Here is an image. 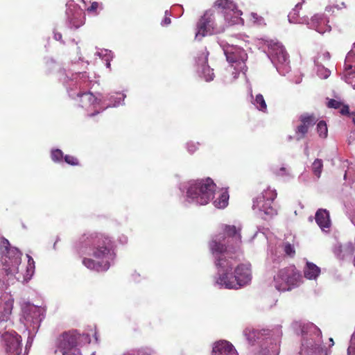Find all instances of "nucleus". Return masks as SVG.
Returning a JSON list of instances; mask_svg holds the SVG:
<instances>
[{"label":"nucleus","instance_id":"obj_1","mask_svg":"<svg viewBox=\"0 0 355 355\" xmlns=\"http://www.w3.org/2000/svg\"><path fill=\"white\" fill-rule=\"evenodd\" d=\"M240 229L234 225H224L223 234L216 235L209 243L211 252L214 257L218 277L215 284L220 288L239 289L248 284L252 279L249 263H241L234 268L236 261L230 256L231 243L238 247L241 243Z\"/></svg>","mask_w":355,"mask_h":355},{"label":"nucleus","instance_id":"obj_2","mask_svg":"<svg viewBox=\"0 0 355 355\" xmlns=\"http://www.w3.org/2000/svg\"><path fill=\"white\" fill-rule=\"evenodd\" d=\"M77 250L82 254L92 255L98 261L85 258L83 265L89 270L97 272L106 271L115 258L110 239L97 234H83L76 245Z\"/></svg>","mask_w":355,"mask_h":355},{"label":"nucleus","instance_id":"obj_3","mask_svg":"<svg viewBox=\"0 0 355 355\" xmlns=\"http://www.w3.org/2000/svg\"><path fill=\"white\" fill-rule=\"evenodd\" d=\"M216 184L211 178L191 180L188 183L187 200L205 205L213 199Z\"/></svg>","mask_w":355,"mask_h":355},{"label":"nucleus","instance_id":"obj_4","mask_svg":"<svg viewBox=\"0 0 355 355\" xmlns=\"http://www.w3.org/2000/svg\"><path fill=\"white\" fill-rule=\"evenodd\" d=\"M302 277L294 266L284 268L274 276L273 283L279 291H290L298 286L302 282Z\"/></svg>","mask_w":355,"mask_h":355},{"label":"nucleus","instance_id":"obj_5","mask_svg":"<svg viewBox=\"0 0 355 355\" xmlns=\"http://www.w3.org/2000/svg\"><path fill=\"white\" fill-rule=\"evenodd\" d=\"M298 3L291 12H289L288 17L291 23H306L310 28L315 30L319 33L323 34L325 32L331 31V26L328 24L329 20L324 14H316L311 17L310 21L308 18L299 19V11L302 8V3Z\"/></svg>","mask_w":355,"mask_h":355},{"label":"nucleus","instance_id":"obj_6","mask_svg":"<svg viewBox=\"0 0 355 355\" xmlns=\"http://www.w3.org/2000/svg\"><path fill=\"white\" fill-rule=\"evenodd\" d=\"M302 350L317 353L320 352L322 333L313 323L304 324L302 327Z\"/></svg>","mask_w":355,"mask_h":355},{"label":"nucleus","instance_id":"obj_7","mask_svg":"<svg viewBox=\"0 0 355 355\" xmlns=\"http://www.w3.org/2000/svg\"><path fill=\"white\" fill-rule=\"evenodd\" d=\"M80 339H85L89 343L90 339L88 334H78L76 331H65L60 335L55 341V354L63 355L64 353L70 352L77 349L76 347Z\"/></svg>","mask_w":355,"mask_h":355},{"label":"nucleus","instance_id":"obj_8","mask_svg":"<svg viewBox=\"0 0 355 355\" xmlns=\"http://www.w3.org/2000/svg\"><path fill=\"white\" fill-rule=\"evenodd\" d=\"M268 57L280 74L285 75L289 71L288 56L280 43L274 42L270 45Z\"/></svg>","mask_w":355,"mask_h":355},{"label":"nucleus","instance_id":"obj_9","mask_svg":"<svg viewBox=\"0 0 355 355\" xmlns=\"http://www.w3.org/2000/svg\"><path fill=\"white\" fill-rule=\"evenodd\" d=\"M77 96L80 99V107L84 108L88 112L94 110L93 112L88 113V115L90 116H93L100 112L104 110L105 108L108 107H116L120 105V101H116L113 96H111L109 100L110 101V103L107 104L106 107H101L99 104V101L97 97H95L90 92H84L81 93L79 92L77 93Z\"/></svg>","mask_w":355,"mask_h":355},{"label":"nucleus","instance_id":"obj_10","mask_svg":"<svg viewBox=\"0 0 355 355\" xmlns=\"http://www.w3.org/2000/svg\"><path fill=\"white\" fill-rule=\"evenodd\" d=\"M227 60L231 64L232 67L237 71H245V61L248 59V55L245 50L234 45L220 44Z\"/></svg>","mask_w":355,"mask_h":355},{"label":"nucleus","instance_id":"obj_11","mask_svg":"<svg viewBox=\"0 0 355 355\" xmlns=\"http://www.w3.org/2000/svg\"><path fill=\"white\" fill-rule=\"evenodd\" d=\"M277 197V192L274 189L268 188L264 190L261 196L257 197L254 201L252 208L266 215L272 216L277 214V210L272 206L273 200Z\"/></svg>","mask_w":355,"mask_h":355},{"label":"nucleus","instance_id":"obj_12","mask_svg":"<svg viewBox=\"0 0 355 355\" xmlns=\"http://www.w3.org/2000/svg\"><path fill=\"white\" fill-rule=\"evenodd\" d=\"M215 7L221 10L225 21L230 25L243 24V19L241 17L242 12L237 9L236 4L230 0H218L215 3Z\"/></svg>","mask_w":355,"mask_h":355},{"label":"nucleus","instance_id":"obj_13","mask_svg":"<svg viewBox=\"0 0 355 355\" xmlns=\"http://www.w3.org/2000/svg\"><path fill=\"white\" fill-rule=\"evenodd\" d=\"M21 252L15 247L10 248L4 253L2 262L3 269L8 275H17L19 272V266L21 263Z\"/></svg>","mask_w":355,"mask_h":355},{"label":"nucleus","instance_id":"obj_14","mask_svg":"<svg viewBox=\"0 0 355 355\" xmlns=\"http://www.w3.org/2000/svg\"><path fill=\"white\" fill-rule=\"evenodd\" d=\"M217 33L218 31L214 26L213 15L210 11H207L198 23L196 38L200 40L208 34Z\"/></svg>","mask_w":355,"mask_h":355},{"label":"nucleus","instance_id":"obj_15","mask_svg":"<svg viewBox=\"0 0 355 355\" xmlns=\"http://www.w3.org/2000/svg\"><path fill=\"white\" fill-rule=\"evenodd\" d=\"M8 354H20L21 352V336L15 331L6 332L1 336Z\"/></svg>","mask_w":355,"mask_h":355},{"label":"nucleus","instance_id":"obj_16","mask_svg":"<svg viewBox=\"0 0 355 355\" xmlns=\"http://www.w3.org/2000/svg\"><path fill=\"white\" fill-rule=\"evenodd\" d=\"M89 84L90 81L86 72L72 74L67 86L69 96L74 97V94L71 92L73 87L76 89H81L82 88L89 87Z\"/></svg>","mask_w":355,"mask_h":355},{"label":"nucleus","instance_id":"obj_17","mask_svg":"<svg viewBox=\"0 0 355 355\" xmlns=\"http://www.w3.org/2000/svg\"><path fill=\"white\" fill-rule=\"evenodd\" d=\"M66 15L71 28H78L84 24L82 11L77 6H69L66 10Z\"/></svg>","mask_w":355,"mask_h":355},{"label":"nucleus","instance_id":"obj_18","mask_svg":"<svg viewBox=\"0 0 355 355\" xmlns=\"http://www.w3.org/2000/svg\"><path fill=\"white\" fill-rule=\"evenodd\" d=\"M208 55V51L205 49L202 52L201 55L198 58L197 63L201 68L199 71L200 76H202L206 81H211L214 79V74L213 73V69H210V67L207 64Z\"/></svg>","mask_w":355,"mask_h":355},{"label":"nucleus","instance_id":"obj_19","mask_svg":"<svg viewBox=\"0 0 355 355\" xmlns=\"http://www.w3.org/2000/svg\"><path fill=\"white\" fill-rule=\"evenodd\" d=\"M212 355H238V353L230 342L220 340L214 343Z\"/></svg>","mask_w":355,"mask_h":355},{"label":"nucleus","instance_id":"obj_20","mask_svg":"<svg viewBox=\"0 0 355 355\" xmlns=\"http://www.w3.org/2000/svg\"><path fill=\"white\" fill-rule=\"evenodd\" d=\"M315 221L318 226L323 230L330 227L331 221L329 214L326 209H319L315 214Z\"/></svg>","mask_w":355,"mask_h":355},{"label":"nucleus","instance_id":"obj_21","mask_svg":"<svg viewBox=\"0 0 355 355\" xmlns=\"http://www.w3.org/2000/svg\"><path fill=\"white\" fill-rule=\"evenodd\" d=\"M320 274V268L313 263L307 261L304 268V277L308 279H315Z\"/></svg>","mask_w":355,"mask_h":355},{"label":"nucleus","instance_id":"obj_22","mask_svg":"<svg viewBox=\"0 0 355 355\" xmlns=\"http://www.w3.org/2000/svg\"><path fill=\"white\" fill-rule=\"evenodd\" d=\"M343 78L355 89V71L352 70V65L345 64V71H344Z\"/></svg>","mask_w":355,"mask_h":355},{"label":"nucleus","instance_id":"obj_23","mask_svg":"<svg viewBox=\"0 0 355 355\" xmlns=\"http://www.w3.org/2000/svg\"><path fill=\"white\" fill-rule=\"evenodd\" d=\"M28 263L26 268V272L24 275V280L28 282L31 279L35 272V261L28 254L26 255Z\"/></svg>","mask_w":355,"mask_h":355},{"label":"nucleus","instance_id":"obj_24","mask_svg":"<svg viewBox=\"0 0 355 355\" xmlns=\"http://www.w3.org/2000/svg\"><path fill=\"white\" fill-rule=\"evenodd\" d=\"M300 121L302 125H304L309 129L316 123L317 119L313 114L305 113L300 115Z\"/></svg>","mask_w":355,"mask_h":355},{"label":"nucleus","instance_id":"obj_25","mask_svg":"<svg viewBox=\"0 0 355 355\" xmlns=\"http://www.w3.org/2000/svg\"><path fill=\"white\" fill-rule=\"evenodd\" d=\"M252 104L258 109L259 111L263 112H266L267 111V105L265 101L263 96L259 94L255 96V98L252 101Z\"/></svg>","mask_w":355,"mask_h":355},{"label":"nucleus","instance_id":"obj_26","mask_svg":"<svg viewBox=\"0 0 355 355\" xmlns=\"http://www.w3.org/2000/svg\"><path fill=\"white\" fill-rule=\"evenodd\" d=\"M229 194L227 191H223L218 199L214 201V205L217 208H225L228 204Z\"/></svg>","mask_w":355,"mask_h":355},{"label":"nucleus","instance_id":"obj_27","mask_svg":"<svg viewBox=\"0 0 355 355\" xmlns=\"http://www.w3.org/2000/svg\"><path fill=\"white\" fill-rule=\"evenodd\" d=\"M243 334L250 343H252L259 338L260 333L254 329L248 327L243 331Z\"/></svg>","mask_w":355,"mask_h":355},{"label":"nucleus","instance_id":"obj_28","mask_svg":"<svg viewBox=\"0 0 355 355\" xmlns=\"http://www.w3.org/2000/svg\"><path fill=\"white\" fill-rule=\"evenodd\" d=\"M14 300L10 297L5 302L3 312L2 313V319L7 320L8 316L11 314L13 307Z\"/></svg>","mask_w":355,"mask_h":355},{"label":"nucleus","instance_id":"obj_29","mask_svg":"<svg viewBox=\"0 0 355 355\" xmlns=\"http://www.w3.org/2000/svg\"><path fill=\"white\" fill-rule=\"evenodd\" d=\"M322 166V161L320 159H316L312 164L313 172L318 178L320 176Z\"/></svg>","mask_w":355,"mask_h":355},{"label":"nucleus","instance_id":"obj_30","mask_svg":"<svg viewBox=\"0 0 355 355\" xmlns=\"http://www.w3.org/2000/svg\"><path fill=\"white\" fill-rule=\"evenodd\" d=\"M29 309H30V311H33L34 313V315L33 316V319H34L35 321H33V322L37 323L38 322H40L41 320L39 319L38 317L40 316V309H39L35 306H31L29 307ZM31 318H32V316H31L29 313H27L25 318L26 320L28 321L31 320Z\"/></svg>","mask_w":355,"mask_h":355},{"label":"nucleus","instance_id":"obj_31","mask_svg":"<svg viewBox=\"0 0 355 355\" xmlns=\"http://www.w3.org/2000/svg\"><path fill=\"white\" fill-rule=\"evenodd\" d=\"M317 131L320 135V137L322 138H325L327 136V124L324 121H320L317 124Z\"/></svg>","mask_w":355,"mask_h":355},{"label":"nucleus","instance_id":"obj_32","mask_svg":"<svg viewBox=\"0 0 355 355\" xmlns=\"http://www.w3.org/2000/svg\"><path fill=\"white\" fill-rule=\"evenodd\" d=\"M316 66L318 68L317 73H318V76H320L321 78L325 79V78H327L330 76L331 71L328 69L324 68L320 64H316Z\"/></svg>","mask_w":355,"mask_h":355},{"label":"nucleus","instance_id":"obj_33","mask_svg":"<svg viewBox=\"0 0 355 355\" xmlns=\"http://www.w3.org/2000/svg\"><path fill=\"white\" fill-rule=\"evenodd\" d=\"M308 130L309 129L306 128L304 125L301 123L300 125H298L295 130L297 139L300 140L301 139L304 138Z\"/></svg>","mask_w":355,"mask_h":355},{"label":"nucleus","instance_id":"obj_34","mask_svg":"<svg viewBox=\"0 0 355 355\" xmlns=\"http://www.w3.org/2000/svg\"><path fill=\"white\" fill-rule=\"evenodd\" d=\"M283 249L286 254L293 257L295 254L294 246L291 243L286 242L283 243Z\"/></svg>","mask_w":355,"mask_h":355},{"label":"nucleus","instance_id":"obj_35","mask_svg":"<svg viewBox=\"0 0 355 355\" xmlns=\"http://www.w3.org/2000/svg\"><path fill=\"white\" fill-rule=\"evenodd\" d=\"M62 157L63 153L60 149H55L51 151V158L54 162H60Z\"/></svg>","mask_w":355,"mask_h":355},{"label":"nucleus","instance_id":"obj_36","mask_svg":"<svg viewBox=\"0 0 355 355\" xmlns=\"http://www.w3.org/2000/svg\"><path fill=\"white\" fill-rule=\"evenodd\" d=\"M11 248L10 245L9 241L6 239L5 238H1L0 239V248L2 251V252L4 254L6 253L9 248Z\"/></svg>","mask_w":355,"mask_h":355},{"label":"nucleus","instance_id":"obj_37","mask_svg":"<svg viewBox=\"0 0 355 355\" xmlns=\"http://www.w3.org/2000/svg\"><path fill=\"white\" fill-rule=\"evenodd\" d=\"M96 55H98L100 58L105 60V58H107L109 55L110 58H113V53L111 51H109L107 49H101V51H97L96 53Z\"/></svg>","mask_w":355,"mask_h":355},{"label":"nucleus","instance_id":"obj_38","mask_svg":"<svg viewBox=\"0 0 355 355\" xmlns=\"http://www.w3.org/2000/svg\"><path fill=\"white\" fill-rule=\"evenodd\" d=\"M330 58V53L327 51H325L318 56L317 60H315V64H320V61H328L329 60Z\"/></svg>","mask_w":355,"mask_h":355},{"label":"nucleus","instance_id":"obj_39","mask_svg":"<svg viewBox=\"0 0 355 355\" xmlns=\"http://www.w3.org/2000/svg\"><path fill=\"white\" fill-rule=\"evenodd\" d=\"M355 57V43L354 44L352 49L347 53L346 58H345V65H351L350 64H348V62H350L353 58Z\"/></svg>","mask_w":355,"mask_h":355},{"label":"nucleus","instance_id":"obj_40","mask_svg":"<svg viewBox=\"0 0 355 355\" xmlns=\"http://www.w3.org/2000/svg\"><path fill=\"white\" fill-rule=\"evenodd\" d=\"M64 161L70 164V165H72V166H76V165H78V159L73 157V156H71V155H65L64 156Z\"/></svg>","mask_w":355,"mask_h":355},{"label":"nucleus","instance_id":"obj_41","mask_svg":"<svg viewBox=\"0 0 355 355\" xmlns=\"http://www.w3.org/2000/svg\"><path fill=\"white\" fill-rule=\"evenodd\" d=\"M251 17L253 19V22L257 25H261L263 24V19L262 17L259 16L257 13H251Z\"/></svg>","mask_w":355,"mask_h":355},{"label":"nucleus","instance_id":"obj_42","mask_svg":"<svg viewBox=\"0 0 355 355\" xmlns=\"http://www.w3.org/2000/svg\"><path fill=\"white\" fill-rule=\"evenodd\" d=\"M341 105V103L340 102L336 101V100H334V99H331L329 102H328V106L329 107H333V108H335V109H338L340 107Z\"/></svg>","mask_w":355,"mask_h":355},{"label":"nucleus","instance_id":"obj_43","mask_svg":"<svg viewBox=\"0 0 355 355\" xmlns=\"http://www.w3.org/2000/svg\"><path fill=\"white\" fill-rule=\"evenodd\" d=\"M334 253L340 259H344V255L342 254V247L340 245L335 247Z\"/></svg>","mask_w":355,"mask_h":355},{"label":"nucleus","instance_id":"obj_44","mask_svg":"<svg viewBox=\"0 0 355 355\" xmlns=\"http://www.w3.org/2000/svg\"><path fill=\"white\" fill-rule=\"evenodd\" d=\"M273 172L278 175H284L286 174V168L285 167H281L279 169L273 168Z\"/></svg>","mask_w":355,"mask_h":355},{"label":"nucleus","instance_id":"obj_45","mask_svg":"<svg viewBox=\"0 0 355 355\" xmlns=\"http://www.w3.org/2000/svg\"><path fill=\"white\" fill-rule=\"evenodd\" d=\"M168 15H169L168 11L166 10L165 11V17L162 21V26H166V25H168L171 24V19L169 17H168Z\"/></svg>","mask_w":355,"mask_h":355},{"label":"nucleus","instance_id":"obj_46","mask_svg":"<svg viewBox=\"0 0 355 355\" xmlns=\"http://www.w3.org/2000/svg\"><path fill=\"white\" fill-rule=\"evenodd\" d=\"M100 4L98 2H93L92 5L87 8L89 12H96Z\"/></svg>","mask_w":355,"mask_h":355},{"label":"nucleus","instance_id":"obj_47","mask_svg":"<svg viewBox=\"0 0 355 355\" xmlns=\"http://www.w3.org/2000/svg\"><path fill=\"white\" fill-rule=\"evenodd\" d=\"M187 149L189 153H193L197 149V146L193 143H188Z\"/></svg>","mask_w":355,"mask_h":355},{"label":"nucleus","instance_id":"obj_48","mask_svg":"<svg viewBox=\"0 0 355 355\" xmlns=\"http://www.w3.org/2000/svg\"><path fill=\"white\" fill-rule=\"evenodd\" d=\"M334 8L341 9V7L339 6L338 5L328 6L326 7L325 10L327 12H331V11H334Z\"/></svg>","mask_w":355,"mask_h":355},{"label":"nucleus","instance_id":"obj_49","mask_svg":"<svg viewBox=\"0 0 355 355\" xmlns=\"http://www.w3.org/2000/svg\"><path fill=\"white\" fill-rule=\"evenodd\" d=\"M340 113L342 114H349V107L347 105L343 106L340 110Z\"/></svg>","mask_w":355,"mask_h":355},{"label":"nucleus","instance_id":"obj_50","mask_svg":"<svg viewBox=\"0 0 355 355\" xmlns=\"http://www.w3.org/2000/svg\"><path fill=\"white\" fill-rule=\"evenodd\" d=\"M32 342V339L29 338L26 345V352H28V349L31 347Z\"/></svg>","mask_w":355,"mask_h":355},{"label":"nucleus","instance_id":"obj_51","mask_svg":"<svg viewBox=\"0 0 355 355\" xmlns=\"http://www.w3.org/2000/svg\"><path fill=\"white\" fill-rule=\"evenodd\" d=\"M54 38H55V40H56L58 41H61V40H62L61 33L55 32L54 33Z\"/></svg>","mask_w":355,"mask_h":355},{"label":"nucleus","instance_id":"obj_52","mask_svg":"<svg viewBox=\"0 0 355 355\" xmlns=\"http://www.w3.org/2000/svg\"><path fill=\"white\" fill-rule=\"evenodd\" d=\"M112 58H110V56L109 55L107 58H105V62H106V67L107 68H110V61L112 60Z\"/></svg>","mask_w":355,"mask_h":355},{"label":"nucleus","instance_id":"obj_53","mask_svg":"<svg viewBox=\"0 0 355 355\" xmlns=\"http://www.w3.org/2000/svg\"><path fill=\"white\" fill-rule=\"evenodd\" d=\"M119 241L120 243H121L122 244H125L128 242V238L125 236H122L120 239H119Z\"/></svg>","mask_w":355,"mask_h":355},{"label":"nucleus","instance_id":"obj_54","mask_svg":"<svg viewBox=\"0 0 355 355\" xmlns=\"http://www.w3.org/2000/svg\"><path fill=\"white\" fill-rule=\"evenodd\" d=\"M272 348H274V350L272 351L273 355H278L279 346L277 345H275Z\"/></svg>","mask_w":355,"mask_h":355},{"label":"nucleus","instance_id":"obj_55","mask_svg":"<svg viewBox=\"0 0 355 355\" xmlns=\"http://www.w3.org/2000/svg\"><path fill=\"white\" fill-rule=\"evenodd\" d=\"M350 116H351V119H352L353 123L355 124V112L351 113Z\"/></svg>","mask_w":355,"mask_h":355},{"label":"nucleus","instance_id":"obj_56","mask_svg":"<svg viewBox=\"0 0 355 355\" xmlns=\"http://www.w3.org/2000/svg\"><path fill=\"white\" fill-rule=\"evenodd\" d=\"M137 352L135 351H132L130 352H127L123 354V355H136Z\"/></svg>","mask_w":355,"mask_h":355},{"label":"nucleus","instance_id":"obj_57","mask_svg":"<svg viewBox=\"0 0 355 355\" xmlns=\"http://www.w3.org/2000/svg\"><path fill=\"white\" fill-rule=\"evenodd\" d=\"M304 153L306 154V156H309V150L307 146H306L305 147Z\"/></svg>","mask_w":355,"mask_h":355},{"label":"nucleus","instance_id":"obj_58","mask_svg":"<svg viewBox=\"0 0 355 355\" xmlns=\"http://www.w3.org/2000/svg\"><path fill=\"white\" fill-rule=\"evenodd\" d=\"M329 341L331 343V345H334V340L332 338H329Z\"/></svg>","mask_w":355,"mask_h":355},{"label":"nucleus","instance_id":"obj_59","mask_svg":"<svg viewBox=\"0 0 355 355\" xmlns=\"http://www.w3.org/2000/svg\"><path fill=\"white\" fill-rule=\"evenodd\" d=\"M125 97V95H124V94H122V98H121V99H122V101H123V100H124Z\"/></svg>","mask_w":355,"mask_h":355},{"label":"nucleus","instance_id":"obj_60","mask_svg":"<svg viewBox=\"0 0 355 355\" xmlns=\"http://www.w3.org/2000/svg\"><path fill=\"white\" fill-rule=\"evenodd\" d=\"M8 355H20V354H8Z\"/></svg>","mask_w":355,"mask_h":355},{"label":"nucleus","instance_id":"obj_61","mask_svg":"<svg viewBox=\"0 0 355 355\" xmlns=\"http://www.w3.org/2000/svg\"><path fill=\"white\" fill-rule=\"evenodd\" d=\"M341 5H342L343 6H345V3H344L343 2L341 3Z\"/></svg>","mask_w":355,"mask_h":355}]
</instances>
